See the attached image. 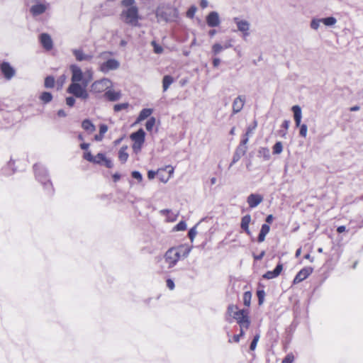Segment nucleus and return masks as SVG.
I'll return each instance as SVG.
<instances>
[{"mask_svg":"<svg viewBox=\"0 0 363 363\" xmlns=\"http://www.w3.org/2000/svg\"><path fill=\"white\" fill-rule=\"evenodd\" d=\"M143 145V143H137L134 142L133 145V151L135 153H137L139 151H140Z\"/></svg>","mask_w":363,"mask_h":363,"instance_id":"obj_59","label":"nucleus"},{"mask_svg":"<svg viewBox=\"0 0 363 363\" xmlns=\"http://www.w3.org/2000/svg\"><path fill=\"white\" fill-rule=\"evenodd\" d=\"M251 221V216L250 214L244 216L241 219L240 228L249 235L251 232L249 229V224Z\"/></svg>","mask_w":363,"mask_h":363,"instance_id":"obj_22","label":"nucleus"},{"mask_svg":"<svg viewBox=\"0 0 363 363\" xmlns=\"http://www.w3.org/2000/svg\"><path fill=\"white\" fill-rule=\"evenodd\" d=\"M245 103V97L244 96H238L233 103V113H239L243 108Z\"/></svg>","mask_w":363,"mask_h":363,"instance_id":"obj_17","label":"nucleus"},{"mask_svg":"<svg viewBox=\"0 0 363 363\" xmlns=\"http://www.w3.org/2000/svg\"><path fill=\"white\" fill-rule=\"evenodd\" d=\"M82 128L89 133H91L96 130L95 125L89 119H84L82 122Z\"/></svg>","mask_w":363,"mask_h":363,"instance_id":"obj_28","label":"nucleus"},{"mask_svg":"<svg viewBox=\"0 0 363 363\" xmlns=\"http://www.w3.org/2000/svg\"><path fill=\"white\" fill-rule=\"evenodd\" d=\"M127 149L128 147L125 145L121 147V149L119 150L118 158L122 163H125L128 160V154L126 152Z\"/></svg>","mask_w":363,"mask_h":363,"instance_id":"obj_31","label":"nucleus"},{"mask_svg":"<svg viewBox=\"0 0 363 363\" xmlns=\"http://www.w3.org/2000/svg\"><path fill=\"white\" fill-rule=\"evenodd\" d=\"M236 311H240L238 308L237 306H235V305H229L228 307V309H227V313L230 315V316H232L233 317V315L234 314V313Z\"/></svg>","mask_w":363,"mask_h":363,"instance_id":"obj_51","label":"nucleus"},{"mask_svg":"<svg viewBox=\"0 0 363 363\" xmlns=\"http://www.w3.org/2000/svg\"><path fill=\"white\" fill-rule=\"evenodd\" d=\"M177 250L173 247L169 248L167 250L164 255V263L167 266H162L161 269L162 272H167V270L174 267L179 260V255Z\"/></svg>","mask_w":363,"mask_h":363,"instance_id":"obj_6","label":"nucleus"},{"mask_svg":"<svg viewBox=\"0 0 363 363\" xmlns=\"http://www.w3.org/2000/svg\"><path fill=\"white\" fill-rule=\"evenodd\" d=\"M247 143H248L247 138H242V140L240 141V143L237 147L235 152L236 153H238L241 157L244 156L247 150V147L246 145Z\"/></svg>","mask_w":363,"mask_h":363,"instance_id":"obj_24","label":"nucleus"},{"mask_svg":"<svg viewBox=\"0 0 363 363\" xmlns=\"http://www.w3.org/2000/svg\"><path fill=\"white\" fill-rule=\"evenodd\" d=\"M131 176L133 178L137 179L139 182L143 180V175L142 174L138 171H133L131 172Z\"/></svg>","mask_w":363,"mask_h":363,"instance_id":"obj_53","label":"nucleus"},{"mask_svg":"<svg viewBox=\"0 0 363 363\" xmlns=\"http://www.w3.org/2000/svg\"><path fill=\"white\" fill-rule=\"evenodd\" d=\"M108 130V126L106 124H101L99 125V133L104 135Z\"/></svg>","mask_w":363,"mask_h":363,"instance_id":"obj_62","label":"nucleus"},{"mask_svg":"<svg viewBox=\"0 0 363 363\" xmlns=\"http://www.w3.org/2000/svg\"><path fill=\"white\" fill-rule=\"evenodd\" d=\"M155 16L158 22L167 23L177 17V10L169 6H158L155 11Z\"/></svg>","mask_w":363,"mask_h":363,"instance_id":"obj_5","label":"nucleus"},{"mask_svg":"<svg viewBox=\"0 0 363 363\" xmlns=\"http://www.w3.org/2000/svg\"><path fill=\"white\" fill-rule=\"evenodd\" d=\"M233 21L236 24L238 30L242 33L243 39H246V38L250 35V23L246 20H241L238 17H235Z\"/></svg>","mask_w":363,"mask_h":363,"instance_id":"obj_10","label":"nucleus"},{"mask_svg":"<svg viewBox=\"0 0 363 363\" xmlns=\"http://www.w3.org/2000/svg\"><path fill=\"white\" fill-rule=\"evenodd\" d=\"M258 154L259 156H262L266 160L270 158L269 150L267 147H261L258 151Z\"/></svg>","mask_w":363,"mask_h":363,"instance_id":"obj_36","label":"nucleus"},{"mask_svg":"<svg viewBox=\"0 0 363 363\" xmlns=\"http://www.w3.org/2000/svg\"><path fill=\"white\" fill-rule=\"evenodd\" d=\"M153 112L152 108H143L140 111L139 116L137 118L136 122L139 123L147 118H150V116Z\"/></svg>","mask_w":363,"mask_h":363,"instance_id":"obj_27","label":"nucleus"},{"mask_svg":"<svg viewBox=\"0 0 363 363\" xmlns=\"http://www.w3.org/2000/svg\"><path fill=\"white\" fill-rule=\"evenodd\" d=\"M52 94L49 91H43L40 94L39 99L43 104H48L52 100Z\"/></svg>","mask_w":363,"mask_h":363,"instance_id":"obj_32","label":"nucleus"},{"mask_svg":"<svg viewBox=\"0 0 363 363\" xmlns=\"http://www.w3.org/2000/svg\"><path fill=\"white\" fill-rule=\"evenodd\" d=\"M247 318V313L245 310L236 311L233 315V318L235 319L238 323H239L240 320L242 321Z\"/></svg>","mask_w":363,"mask_h":363,"instance_id":"obj_29","label":"nucleus"},{"mask_svg":"<svg viewBox=\"0 0 363 363\" xmlns=\"http://www.w3.org/2000/svg\"><path fill=\"white\" fill-rule=\"evenodd\" d=\"M298 127H300V131H299L300 135L301 137L306 138V135H307V131H308L307 125L306 124H300V125Z\"/></svg>","mask_w":363,"mask_h":363,"instance_id":"obj_50","label":"nucleus"},{"mask_svg":"<svg viewBox=\"0 0 363 363\" xmlns=\"http://www.w3.org/2000/svg\"><path fill=\"white\" fill-rule=\"evenodd\" d=\"M130 139L137 143H144L145 139V133L143 128L133 133L130 135Z\"/></svg>","mask_w":363,"mask_h":363,"instance_id":"obj_19","label":"nucleus"},{"mask_svg":"<svg viewBox=\"0 0 363 363\" xmlns=\"http://www.w3.org/2000/svg\"><path fill=\"white\" fill-rule=\"evenodd\" d=\"M320 23H322V21H321V18L320 19H313L311 22V28L314 29V30H318L319 26H320Z\"/></svg>","mask_w":363,"mask_h":363,"instance_id":"obj_49","label":"nucleus"},{"mask_svg":"<svg viewBox=\"0 0 363 363\" xmlns=\"http://www.w3.org/2000/svg\"><path fill=\"white\" fill-rule=\"evenodd\" d=\"M207 25L211 28H215L220 24V19L217 11H211L206 17Z\"/></svg>","mask_w":363,"mask_h":363,"instance_id":"obj_12","label":"nucleus"},{"mask_svg":"<svg viewBox=\"0 0 363 363\" xmlns=\"http://www.w3.org/2000/svg\"><path fill=\"white\" fill-rule=\"evenodd\" d=\"M14 172V161L11 159L10 161L1 169V173L5 176H10Z\"/></svg>","mask_w":363,"mask_h":363,"instance_id":"obj_23","label":"nucleus"},{"mask_svg":"<svg viewBox=\"0 0 363 363\" xmlns=\"http://www.w3.org/2000/svg\"><path fill=\"white\" fill-rule=\"evenodd\" d=\"M112 55L111 52H101L99 57L104 60L103 62H100L99 70L104 74L109 72L110 71L116 70L120 67V62L118 60L113 58H108V56Z\"/></svg>","mask_w":363,"mask_h":363,"instance_id":"obj_2","label":"nucleus"},{"mask_svg":"<svg viewBox=\"0 0 363 363\" xmlns=\"http://www.w3.org/2000/svg\"><path fill=\"white\" fill-rule=\"evenodd\" d=\"M270 230V227L267 223H264L261 226V229L257 238V241L259 242H262L265 240L266 235L269 233Z\"/></svg>","mask_w":363,"mask_h":363,"instance_id":"obj_25","label":"nucleus"},{"mask_svg":"<svg viewBox=\"0 0 363 363\" xmlns=\"http://www.w3.org/2000/svg\"><path fill=\"white\" fill-rule=\"evenodd\" d=\"M256 125H257V123H255L254 127H252V128L248 127L247 128V131H246L245 134L243 136V138H247V139L249 140V137L252 133V131L255 129V128L256 127Z\"/></svg>","mask_w":363,"mask_h":363,"instance_id":"obj_60","label":"nucleus"},{"mask_svg":"<svg viewBox=\"0 0 363 363\" xmlns=\"http://www.w3.org/2000/svg\"><path fill=\"white\" fill-rule=\"evenodd\" d=\"M33 171L35 179L43 185L46 193L52 195L54 188L46 167L41 164H35L33 165Z\"/></svg>","mask_w":363,"mask_h":363,"instance_id":"obj_1","label":"nucleus"},{"mask_svg":"<svg viewBox=\"0 0 363 363\" xmlns=\"http://www.w3.org/2000/svg\"><path fill=\"white\" fill-rule=\"evenodd\" d=\"M238 324L240 327V330H244V329H247L250 325L249 317L242 321L240 320Z\"/></svg>","mask_w":363,"mask_h":363,"instance_id":"obj_46","label":"nucleus"},{"mask_svg":"<svg viewBox=\"0 0 363 363\" xmlns=\"http://www.w3.org/2000/svg\"><path fill=\"white\" fill-rule=\"evenodd\" d=\"M72 72V83H79L83 79V72L81 68L77 65H71L69 67Z\"/></svg>","mask_w":363,"mask_h":363,"instance_id":"obj_13","label":"nucleus"},{"mask_svg":"<svg viewBox=\"0 0 363 363\" xmlns=\"http://www.w3.org/2000/svg\"><path fill=\"white\" fill-rule=\"evenodd\" d=\"M72 52L78 62L90 61L93 58L91 54H86L82 48L72 49Z\"/></svg>","mask_w":363,"mask_h":363,"instance_id":"obj_14","label":"nucleus"},{"mask_svg":"<svg viewBox=\"0 0 363 363\" xmlns=\"http://www.w3.org/2000/svg\"><path fill=\"white\" fill-rule=\"evenodd\" d=\"M265 255V251H262L259 255H253V257L255 260H260L263 258Z\"/></svg>","mask_w":363,"mask_h":363,"instance_id":"obj_64","label":"nucleus"},{"mask_svg":"<svg viewBox=\"0 0 363 363\" xmlns=\"http://www.w3.org/2000/svg\"><path fill=\"white\" fill-rule=\"evenodd\" d=\"M241 157H242L241 156H240L238 153H236L235 152L234 155H233V157L232 162H231V163L230 164V167H232L234 164L238 162L240 160Z\"/></svg>","mask_w":363,"mask_h":363,"instance_id":"obj_58","label":"nucleus"},{"mask_svg":"<svg viewBox=\"0 0 363 363\" xmlns=\"http://www.w3.org/2000/svg\"><path fill=\"white\" fill-rule=\"evenodd\" d=\"M103 163L107 168H112L113 166L112 160L106 157H105V160L102 161V164Z\"/></svg>","mask_w":363,"mask_h":363,"instance_id":"obj_56","label":"nucleus"},{"mask_svg":"<svg viewBox=\"0 0 363 363\" xmlns=\"http://www.w3.org/2000/svg\"><path fill=\"white\" fill-rule=\"evenodd\" d=\"M75 101L74 96H68L66 98V104L69 107L74 106Z\"/></svg>","mask_w":363,"mask_h":363,"instance_id":"obj_55","label":"nucleus"},{"mask_svg":"<svg viewBox=\"0 0 363 363\" xmlns=\"http://www.w3.org/2000/svg\"><path fill=\"white\" fill-rule=\"evenodd\" d=\"M245 335V332L244 330H240V332L239 334L238 335H235L233 337V340L234 342H240V337L244 336Z\"/></svg>","mask_w":363,"mask_h":363,"instance_id":"obj_57","label":"nucleus"},{"mask_svg":"<svg viewBox=\"0 0 363 363\" xmlns=\"http://www.w3.org/2000/svg\"><path fill=\"white\" fill-rule=\"evenodd\" d=\"M0 71L6 80H11L16 73L15 68L7 61H3L0 64Z\"/></svg>","mask_w":363,"mask_h":363,"instance_id":"obj_9","label":"nucleus"},{"mask_svg":"<svg viewBox=\"0 0 363 363\" xmlns=\"http://www.w3.org/2000/svg\"><path fill=\"white\" fill-rule=\"evenodd\" d=\"M27 5L29 6L30 13L34 18L45 13L50 6L46 0H27Z\"/></svg>","mask_w":363,"mask_h":363,"instance_id":"obj_4","label":"nucleus"},{"mask_svg":"<svg viewBox=\"0 0 363 363\" xmlns=\"http://www.w3.org/2000/svg\"><path fill=\"white\" fill-rule=\"evenodd\" d=\"M84 158L90 162H92V163H94V164H100V161L96 160V157H94V156L92 155V154L91 153V152H86L84 153Z\"/></svg>","mask_w":363,"mask_h":363,"instance_id":"obj_35","label":"nucleus"},{"mask_svg":"<svg viewBox=\"0 0 363 363\" xmlns=\"http://www.w3.org/2000/svg\"><path fill=\"white\" fill-rule=\"evenodd\" d=\"M294 360V356L292 353L288 354L284 359H283V362L284 363H292Z\"/></svg>","mask_w":363,"mask_h":363,"instance_id":"obj_54","label":"nucleus"},{"mask_svg":"<svg viewBox=\"0 0 363 363\" xmlns=\"http://www.w3.org/2000/svg\"><path fill=\"white\" fill-rule=\"evenodd\" d=\"M223 50V48L221 44L220 43H215L212 46L211 52L214 55H218L220 52H222Z\"/></svg>","mask_w":363,"mask_h":363,"instance_id":"obj_38","label":"nucleus"},{"mask_svg":"<svg viewBox=\"0 0 363 363\" xmlns=\"http://www.w3.org/2000/svg\"><path fill=\"white\" fill-rule=\"evenodd\" d=\"M321 21H322V23L327 26H333L337 22L336 18L333 16H329V17L321 18Z\"/></svg>","mask_w":363,"mask_h":363,"instance_id":"obj_34","label":"nucleus"},{"mask_svg":"<svg viewBox=\"0 0 363 363\" xmlns=\"http://www.w3.org/2000/svg\"><path fill=\"white\" fill-rule=\"evenodd\" d=\"M121 94L120 91H115L111 89H108L105 91L104 97L109 101H116L120 99Z\"/></svg>","mask_w":363,"mask_h":363,"instance_id":"obj_20","label":"nucleus"},{"mask_svg":"<svg viewBox=\"0 0 363 363\" xmlns=\"http://www.w3.org/2000/svg\"><path fill=\"white\" fill-rule=\"evenodd\" d=\"M263 201V196L258 194H251L247 198V202L251 208L257 207Z\"/></svg>","mask_w":363,"mask_h":363,"instance_id":"obj_16","label":"nucleus"},{"mask_svg":"<svg viewBox=\"0 0 363 363\" xmlns=\"http://www.w3.org/2000/svg\"><path fill=\"white\" fill-rule=\"evenodd\" d=\"M252 294L250 291H245L243 294V303L245 306H250L251 302Z\"/></svg>","mask_w":363,"mask_h":363,"instance_id":"obj_39","label":"nucleus"},{"mask_svg":"<svg viewBox=\"0 0 363 363\" xmlns=\"http://www.w3.org/2000/svg\"><path fill=\"white\" fill-rule=\"evenodd\" d=\"M129 104L128 103L115 104L113 106V110L115 112H119L121 110L127 108Z\"/></svg>","mask_w":363,"mask_h":363,"instance_id":"obj_43","label":"nucleus"},{"mask_svg":"<svg viewBox=\"0 0 363 363\" xmlns=\"http://www.w3.org/2000/svg\"><path fill=\"white\" fill-rule=\"evenodd\" d=\"M259 337H260V335H259V333L256 334L254 336V337H253V339H252V342L250 343V350H255V348L257 347V342H258V341L259 340Z\"/></svg>","mask_w":363,"mask_h":363,"instance_id":"obj_42","label":"nucleus"},{"mask_svg":"<svg viewBox=\"0 0 363 363\" xmlns=\"http://www.w3.org/2000/svg\"><path fill=\"white\" fill-rule=\"evenodd\" d=\"M39 40L42 46L46 50H50L51 49H52L53 42L49 34L45 33H41L39 36Z\"/></svg>","mask_w":363,"mask_h":363,"instance_id":"obj_15","label":"nucleus"},{"mask_svg":"<svg viewBox=\"0 0 363 363\" xmlns=\"http://www.w3.org/2000/svg\"><path fill=\"white\" fill-rule=\"evenodd\" d=\"M121 18L123 21L131 26L136 27L139 25V10L138 6H133L122 11Z\"/></svg>","mask_w":363,"mask_h":363,"instance_id":"obj_3","label":"nucleus"},{"mask_svg":"<svg viewBox=\"0 0 363 363\" xmlns=\"http://www.w3.org/2000/svg\"><path fill=\"white\" fill-rule=\"evenodd\" d=\"M313 269L311 267H304L301 269L294 279L293 284H296L305 280L313 272Z\"/></svg>","mask_w":363,"mask_h":363,"instance_id":"obj_11","label":"nucleus"},{"mask_svg":"<svg viewBox=\"0 0 363 363\" xmlns=\"http://www.w3.org/2000/svg\"><path fill=\"white\" fill-rule=\"evenodd\" d=\"M174 82V78L171 75H164L162 79L163 91H166Z\"/></svg>","mask_w":363,"mask_h":363,"instance_id":"obj_30","label":"nucleus"},{"mask_svg":"<svg viewBox=\"0 0 363 363\" xmlns=\"http://www.w3.org/2000/svg\"><path fill=\"white\" fill-rule=\"evenodd\" d=\"M174 249H176L179 255V259L180 258H186L189 256L191 250V247H185L184 245H179L178 247H173Z\"/></svg>","mask_w":363,"mask_h":363,"instance_id":"obj_26","label":"nucleus"},{"mask_svg":"<svg viewBox=\"0 0 363 363\" xmlns=\"http://www.w3.org/2000/svg\"><path fill=\"white\" fill-rule=\"evenodd\" d=\"M257 298H258V304L259 306H261L263 303L264 300V296H265L264 291L263 289L257 290Z\"/></svg>","mask_w":363,"mask_h":363,"instance_id":"obj_44","label":"nucleus"},{"mask_svg":"<svg viewBox=\"0 0 363 363\" xmlns=\"http://www.w3.org/2000/svg\"><path fill=\"white\" fill-rule=\"evenodd\" d=\"M283 150V145L281 142H277L273 146V154L279 155Z\"/></svg>","mask_w":363,"mask_h":363,"instance_id":"obj_40","label":"nucleus"},{"mask_svg":"<svg viewBox=\"0 0 363 363\" xmlns=\"http://www.w3.org/2000/svg\"><path fill=\"white\" fill-rule=\"evenodd\" d=\"M291 109L294 113V118L296 126L298 127L301 124L302 118L301 108L299 106L295 105L292 106Z\"/></svg>","mask_w":363,"mask_h":363,"instance_id":"obj_21","label":"nucleus"},{"mask_svg":"<svg viewBox=\"0 0 363 363\" xmlns=\"http://www.w3.org/2000/svg\"><path fill=\"white\" fill-rule=\"evenodd\" d=\"M156 119L155 117H150L148 118L145 123V128L147 131H151L155 125Z\"/></svg>","mask_w":363,"mask_h":363,"instance_id":"obj_37","label":"nucleus"},{"mask_svg":"<svg viewBox=\"0 0 363 363\" xmlns=\"http://www.w3.org/2000/svg\"><path fill=\"white\" fill-rule=\"evenodd\" d=\"M186 228V223L185 221L184 220H181L179 221L177 225L176 226L174 227V229L177 230V231H182V230H184Z\"/></svg>","mask_w":363,"mask_h":363,"instance_id":"obj_47","label":"nucleus"},{"mask_svg":"<svg viewBox=\"0 0 363 363\" xmlns=\"http://www.w3.org/2000/svg\"><path fill=\"white\" fill-rule=\"evenodd\" d=\"M232 42H233V40L232 39H229L227 41H225V43H224L223 46V50H225V49H228V48H230L233 47V44H232Z\"/></svg>","mask_w":363,"mask_h":363,"instance_id":"obj_63","label":"nucleus"},{"mask_svg":"<svg viewBox=\"0 0 363 363\" xmlns=\"http://www.w3.org/2000/svg\"><path fill=\"white\" fill-rule=\"evenodd\" d=\"M197 8L195 6H191L186 12V16L189 18L194 17L195 13L196 12Z\"/></svg>","mask_w":363,"mask_h":363,"instance_id":"obj_48","label":"nucleus"},{"mask_svg":"<svg viewBox=\"0 0 363 363\" xmlns=\"http://www.w3.org/2000/svg\"><path fill=\"white\" fill-rule=\"evenodd\" d=\"M112 86V82L108 78H103L100 80L95 81L91 85V91L94 93H101L107 91Z\"/></svg>","mask_w":363,"mask_h":363,"instance_id":"obj_8","label":"nucleus"},{"mask_svg":"<svg viewBox=\"0 0 363 363\" xmlns=\"http://www.w3.org/2000/svg\"><path fill=\"white\" fill-rule=\"evenodd\" d=\"M55 80L54 77L48 76L44 81V86L47 89H52L55 86Z\"/></svg>","mask_w":363,"mask_h":363,"instance_id":"obj_33","label":"nucleus"},{"mask_svg":"<svg viewBox=\"0 0 363 363\" xmlns=\"http://www.w3.org/2000/svg\"><path fill=\"white\" fill-rule=\"evenodd\" d=\"M283 264L279 262L277 264L273 271H267L262 275V277L265 279H272L276 278L281 274Z\"/></svg>","mask_w":363,"mask_h":363,"instance_id":"obj_18","label":"nucleus"},{"mask_svg":"<svg viewBox=\"0 0 363 363\" xmlns=\"http://www.w3.org/2000/svg\"><path fill=\"white\" fill-rule=\"evenodd\" d=\"M121 6L123 7H126L127 9L133 6H137L135 5V0H123L121 1Z\"/></svg>","mask_w":363,"mask_h":363,"instance_id":"obj_45","label":"nucleus"},{"mask_svg":"<svg viewBox=\"0 0 363 363\" xmlns=\"http://www.w3.org/2000/svg\"><path fill=\"white\" fill-rule=\"evenodd\" d=\"M86 84L82 86L79 83H71L67 89V93L72 94L74 97L86 100L89 98V94L86 90Z\"/></svg>","mask_w":363,"mask_h":363,"instance_id":"obj_7","label":"nucleus"},{"mask_svg":"<svg viewBox=\"0 0 363 363\" xmlns=\"http://www.w3.org/2000/svg\"><path fill=\"white\" fill-rule=\"evenodd\" d=\"M151 45L153 47L154 52L156 54H161L163 52V48L161 45L157 44L156 41L152 40L151 42Z\"/></svg>","mask_w":363,"mask_h":363,"instance_id":"obj_41","label":"nucleus"},{"mask_svg":"<svg viewBox=\"0 0 363 363\" xmlns=\"http://www.w3.org/2000/svg\"><path fill=\"white\" fill-rule=\"evenodd\" d=\"M167 286L170 289L173 290L175 287L174 282L172 279H167L166 281Z\"/></svg>","mask_w":363,"mask_h":363,"instance_id":"obj_61","label":"nucleus"},{"mask_svg":"<svg viewBox=\"0 0 363 363\" xmlns=\"http://www.w3.org/2000/svg\"><path fill=\"white\" fill-rule=\"evenodd\" d=\"M197 232H196V226H194L193 228H191L189 233H188V236L189 238V239L191 240V242L194 241V239L196 235Z\"/></svg>","mask_w":363,"mask_h":363,"instance_id":"obj_52","label":"nucleus"}]
</instances>
